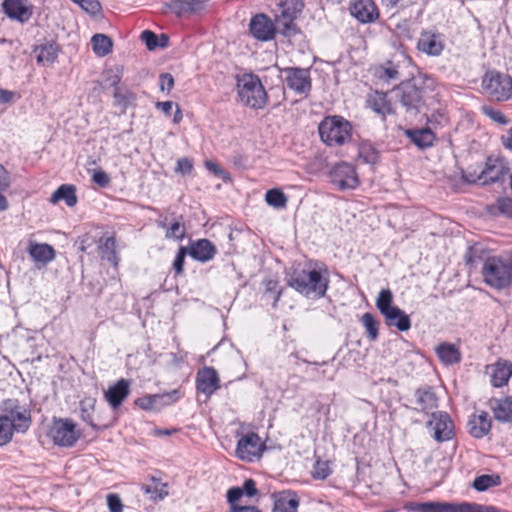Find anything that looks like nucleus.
<instances>
[{"instance_id":"64","label":"nucleus","mask_w":512,"mask_h":512,"mask_svg":"<svg viewBox=\"0 0 512 512\" xmlns=\"http://www.w3.org/2000/svg\"><path fill=\"white\" fill-rule=\"evenodd\" d=\"M231 512H261V511L258 510L254 506H238V505H233V507H231Z\"/></svg>"},{"instance_id":"20","label":"nucleus","mask_w":512,"mask_h":512,"mask_svg":"<svg viewBox=\"0 0 512 512\" xmlns=\"http://www.w3.org/2000/svg\"><path fill=\"white\" fill-rule=\"evenodd\" d=\"M487 372L490 374V382L493 387H503L508 384L512 376V362L500 359L496 363L488 365Z\"/></svg>"},{"instance_id":"7","label":"nucleus","mask_w":512,"mask_h":512,"mask_svg":"<svg viewBox=\"0 0 512 512\" xmlns=\"http://www.w3.org/2000/svg\"><path fill=\"white\" fill-rule=\"evenodd\" d=\"M2 416L13 422L16 432L25 433L31 426V412L26 405L20 404L17 399H6L2 402Z\"/></svg>"},{"instance_id":"52","label":"nucleus","mask_w":512,"mask_h":512,"mask_svg":"<svg viewBox=\"0 0 512 512\" xmlns=\"http://www.w3.org/2000/svg\"><path fill=\"white\" fill-rule=\"evenodd\" d=\"M78 5L91 15H96L101 11V4L98 0H81Z\"/></svg>"},{"instance_id":"6","label":"nucleus","mask_w":512,"mask_h":512,"mask_svg":"<svg viewBox=\"0 0 512 512\" xmlns=\"http://www.w3.org/2000/svg\"><path fill=\"white\" fill-rule=\"evenodd\" d=\"M393 93L407 113L416 115L424 105V90L411 81L402 82L393 89Z\"/></svg>"},{"instance_id":"26","label":"nucleus","mask_w":512,"mask_h":512,"mask_svg":"<svg viewBox=\"0 0 512 512\" xmlns=\"http://www.w3.org/2000/svg\"><path fill=\"white\" fill-rule=\"evenodd\" d=\"M129 392V381L122 378L118 380L116 384L110 386L108 390L105 391L104 396L113 408H117L127 398Z\"/></svg>"},{"instance_id":"21","label":"nucleus","mask_w":512,"mask_h":512,"mask_svg":"<svg viewBox=\"0 0 512 512\" xmlns=\"http://www.w3.org/2000/svg\"><path fill=\"white\" fill-rule=\"evenodd\" d=\"M507 171L508 168L500 160L488 157L486 167L479 174L477 181L483 185H490L500 181Z\"/></svg>"},{"instance_id":"50","label":"nucleus","mask_w":512,"mask_h":512,"mask_svg":"<svg viewBox=\"0 0 512 512\" xmlns=\"http://www.w3.org/2000/svg\"><path fill=\"white\" fill-rule=\"evenodd\" d=\"M265 297H271L273 298V304L275 305L276 302L280 299L281 296V290H278V282L274 280H268L266 282V289L264 293Z\"/></svg>"},{"instance_id":"18","label":"nucleus","mask_w":512,"mask_h":512,"mask_svg":"<svg viewBox=\"0 0 512 512\" xmlns=\"http://www.w3.org/2000/svg\"><path fill=\"white\" fill-rule=\"evenodd\" d=\"M509 83L510 77L507 75H502L499 72L490 71L487 72L483 78V87L491 95L500 98L501 96H506L509 92Z\"/></svg>"},{"instance_id":"13","label":"nucleus","mask_w":512,"mask_h":512,"mask_svg":"<svg viewBox=\"0 0 512 512\" xmlns=\"http://www.w3.org/2000/svg\"><path fill=\"white\" fill-rule=\"evenodd\" d=\"M287 86L299 94H306L311 90L309 70L297 67L283 69Z\"/></svg>"},{"instance_id":"54","label":"nucleus","mask_w":512,"mask_h":512,"mask_svg":"<svg viewBox=\"0 0 512 512\" xmlns=\"http://www.w3.org/2000/svg\"><path fill=\"white\" fill-rule=\"evenodd\" d=\"M107 505L110 512H123V504L117 494L107 495Z\"/></svg>"},{"instance_id":"59","label":"nucleus","mask_w":512,"mask_h":512,"mask_svg":"<svg viewBox=\"0 0 512 512\" xmlns=\"http://www.w3.org/2000/svg\"><path fill=\"white\" fill-rule=\"evenodd\" d=\"M498 209L501 213L512 216V199L501 198L498 200Z\"/></svg>"},{"instance_id":"19","label":"nucleus","mask_w":512,"mask_h":512,"mask_svg":"<svg viewBox=\"0 0 512 512\" xmlns=\"http://www.w3.org/2000/svg\"><path fill=\"white\" fill-rule=\"evenodd\" d=\"M197 390L207 396L212 395L220 388V379L217 371L212 367H204L196 376Z\"/></svg>"},{"instance_id":"36","label":"nucleus","mask_w":512,"mask_h":512,"mask_svg":"<svg viewBox=\"0 0 512 512\" xmlns=\"http://www.w3.org/2000/svg\"><path fill=\"white\" fill-rule=\"evenodd\" d=\"M500 485L501 477L499 474H483L476 477L472 483V487L479 492H484Z\"/></svg>"},{"instance_id":"48","label":"nucleus","mask_w":512,"mask_h":512,"mask_svg":"<svg viewBox=\"0 0 512 512\" xmlns=\"http://www.w3.org/2000/svg\"><path fill=\"white\" fill-rule=\"evenodd\" d=\"M331 473L329 463L327 461H317L314 465L312 475L315 479H326Z\"/></svg>"},{"instance_id":"62","label":"nucleus","mask_w":512,"mask_h":512,"mask_svg":"<svg viewBox=\"0 0 512 512\" xmlns=\"http://www.w3.org/2000/svg\"><path fill=\"white\" fill-rule=\"evenodd\" d=\"M242 489L244 491V494H246L249 497H253L258 493L256 483L253 479L245 480Z\"/></svg>"},{"instance_id":"35","label":"nucleus","mask_w":512,"mask_h":512,"mask_svg":"<svg viewBox=\"0 0 512 512\" xmlns=\"http://www.w3.org/2000/svg\"><path fill=\"white\" fill-rule=\"evenodd\" d=\"M436 353L439 359L447 365L458 363L461 359L458 349L452 344H440L436 348Z\"/></svg>"},{"instance_id":"38","label":"nucleus","mask_w":512,"mask_h":512,"mask_svg":"<svg viewBox=\"0 0 512 512\" xmlns=\"http://www.w3.org/2000/svg\"><path fill=\"white\" fill-rule=\"evenodd\" d=\"M94 53L99 57L108 55L113 47L110 37L105 34H95L91 39Z\"/></svg>"},{"instance_id":"49","label":"nucleus","mask_w":512,"mask_h":512,"mask_svg":"<svg viewBox=\"0 0 512 512\" xmlns=\"http://www.w3.org/2000/svg\"><path fill=\"white\" fill-rule=\"evenodd\" d=\"M482 110L486 116H488L491 120L497 122L498 124L507 125L509 123V119L498 110H494L487 106H484Z\"/></svg>"},{"instance_id":"46","label":"nucleus","mask_w":512,"mask_h":512,"mask_svg":"<svg viewBox=\"0 0 512 512\" xmlns=\"http://www.w3.org/2000/svg\"><path fill=\"white\" fill-rule=\"evenodd\" d=\"M121 81V69L119 67L111 68L104 73V82L109 87H117Z\"/></svg>"},{"instance_id":"42","label":"nucleus","mask_w":512,"mask_h":512,"mask_svg":"<svg viewBox=\"0 0 512 512\" xmlns=\"http://www.w3.org/2000/svg\"><path fill=\"white\" fill-rule=\"evenodd\" d=\"M265 200L274 208H284L287 203L286 195L279 189H270L266 192Z\"/></svg>"},{"instance_id":"56","label":"nucleus","mask_w":512,"mask_h":512,"mask_svg":"<svg viewBox=\"0 0 512 512\" xmlns=\"http://www.w3.org/2000/svg\"><path fill=\"white\" fill-rule=\"evenodd\" d=\"M166 488V484H162V488L159 490L157 486H155L154 488H152L151 486H144L143 489H144V492L146 494H151V497L154 498V499H163L167 494L168 492L165 490Z\"/></svg>"},{"instance_id":"58","label":"nucleus","mask_w":512,"mask_h":512,"mask_svg":"<svg viewBox=\"0 0 512 512\" xmlns=\"http://www.w3.org/2000/svg\"><path fill=\"white\" fill-rule=\"evenodd\" d=\"M174 85V78L169 73H163L160 75V89L162 91H170Z\"/></svg>"},{"instance_id":"25","label":"nucleus","mask_w":512,"mask_h":512,"mask_svg":"<svg viewBox=\"0 0 512 512\" xmlns=\"http://www.w3.org/2000/svg\"><path fill=\"white\" fill-rule=\"evenodd\" d=\"M489 407L497 421L502 423L512 422V396L491 399Z\"/></svg>"},{"instance_id":"53","label":"nucleus","mask_w":512,"mask_h":512,"mask_svg":"<svg viewBox=\"0 0 512 512\" xmlns=\"http://www.w3.org/2000/svg\"><path fill=\"white\" fill-rule=\"evenodd\" d=\"M188 253L187 248L181 246L178 250V253L175 257V260L173 262V268L176 272V274H181L183 272V266L185 262V257Z\"/></svg>"},{"instance_id":"12","label":"nucleus","mask_w":512,"mask_h":512,"mask_svg":"<svg viewBox=\"0 0 512 512\" xmlns=\"http://www.w3.org/2000/svg\"><path fill=\"white\" fill-rule=\"evenodd\" d=\"M428 427L433 431V438L437 442L448 441L453 437V422L446 412L432 413Z\"/></svg>"},{"instance_id":"45","label":"nucleus","mask_w":512,"mask_h":512,"mask_svg":"<svg viewBox=\"0 0 512 512\" xmlns=\"http://www.w3.org/2000/svg\"><path fill=\"white\" fill-rule=\"evenodd\" d=\"M100 249L107 260L114 265L117 264V258L115 254V239L114 237H107L101 241Z\"/></svg>"},{"instance_id":"47","label":"nucleus","mask_w":512,"mask_h":512,"mask_svg":"<svg viewBox=\"0 0 512 512\" xmlns=\"http://www.w3.org/2000/svg\"><path fill=\"white\" fill-rule=\"evenodd\" d=\"M418 0H381V4L389 10L406 9L417 3Z\"/></svg>"},{"instance_id":"15","label":"nucleus","mask_w":512,"mask_h":512,"mask_svg":"<svg viewBox=\"0 0 512 512\" xmlns=\"http://www.w3.org/2000/svg\"><path fill=\"white\" fill-rule=\"evenodd\" d=\"M179 398V390H173L169 393L153 394L138 398L135 403L143 410L158 411L162 407L176 402Z\"/></svg>"},{"instance_id":"33","label":"nucleus","mask_w":512,"mask_h":512,"mask_svg":"<svg viewBox=\"0 0 512 512\" xmlns=\"http://www.w3.org/2000/svg\"><path fill=\"white\" fill-rule=\"evenodd\" d=\"M415 398L421 411H428L437 407V397L430 387L417 389Z\"/></svg>"},{"instance_id":"24","label":"nucleus","mask_w":512,"mask_h":512,"mask_svg":"<svg viewBox=\"0 0 512 512\" xmlns=\"http://www.w3.org/2000/svg\"><path fill=\"white\" fill-rule=\"evenodd\" d=\"M3 9L11 19L24 23L32 16V11L26 5V0H5Z\"/></svg>"},{"instance_id":"57","label":"nucleus","mask_w":512,"mask_h":512,"mask_svg":"<svg viewBox=\"0 0 512 512\" xmlns=\"http://www.w3.org/2000/svg\"><path fill=\"white\" fill-rule=\"evenodd\" d=\"M193 164L192 161L189 158H180L177 161V167L175 169L176 172H179L181 174H189L192 171Z\"/></svg>"},{"instance_id":"40","label":"nucleus","mask_w":512,"mask_h":512,"mask_svg":"<svg viewBox=\"0 0 512 512\" xmlns=\"http://www.w3.org/2000/svg\"><path fill=\"white\" fill-rule=\"evenodd\" d=\"M358 155L365 163L369 164H375L379 159L378 151L369 142H363L360 144Z\"/></svg>"},{"instance_id":"14","label":"nucleus","mask_w":512,"mask_h":512,"mask_svg":"<svg viewBox=\"0 0 512 512\" xmlns=\"http://www.w3.org/2000/svg\"><path fill=\"white\" fill-rule=\"evenodd\" d=\"M249 31L257 40L266 42L275 37L276 27L267 15L260 13L251 18Z\"/></svg>"},{"instance_id":"2","label":"nucleus","mask_w":512,"mask_h":512,"mask_svg":"<svg viewBox=\"0 0 512 512\" xmlns=\"http://www.w3.org/2000/svg\"><path fill=\"white\" fill-rule=\"evenodd\" d=\"M328 279L318 270L295 271L288 279V285L310 298H321L328 289Z\"/></svg>"},{"instance_id":"28","label":"nucleus","mask_w":512,"mask_h":512,"mask_svg":"<svg viewBox=\"0 0 512 512\" xmlns=\"http://www.w3.org/2000/svg\"><path fill=\"white\" fill-rule=\"evenodd\" d=\"M27 251L33 260L43 264L51 262L56 256L54 248L46 243L30 242Z\"/></svg>"},{"instance_id":"16","label":"nucleus","mask_w":512,"mask_h":512,"mask_svg":"<svg viewBox=\"0 0 512 512\" xmlns=\"http://www.w3.org/2000/svg\"><path fill=\"white\" fill-rule=\"evenodd\" d=\"M444 46L443 36L431 31L421 32L417 42L419 51L434 57L441 55Z\"/></svg>"},{"instance_id":"32","label":"nucleus","mask_w":512,"mask_h":512,"mask_svg":"<svg viewBox=\"0 0 512 512\" xmlns=\"http://www.w3.org/2000/svg\"><path fill=\"white\" fill-rule=\"evenodd\" d=\"M368 104L376 113L383 116L394 112L392 104L387 99V94L383 92H375L371 95L368 99Z\"/></svg>"},{"instance_id":"5","label":"nucleus","mask_w":512,"mask_h":512,"mask_svg":"<svg viewBox=\"0 0 512 512\" xmlns=\"http://www.w3.org/2000/svg\"><path fill=\"white\" fill-rule=\"evenodd\" d=\"M376 307L383 315L388 326L396 327L399 331H407L411 320L399 307L393 305V294L389 289H382L376 299Z\"/></svg>"},{"instance_id":"51","label":"nucleus","mask_w":512,"mask_h":512,"mask_svg":"<svg viewBox=\"0 0 512 512\" xmlns=\"http://www.w3.org/2000/svg\"><path fill=\"white\" fill-rule=\"evenodd\" d=\"M141 40L145 43L147 49L150 51L158 47V36L150 30H144L141 33Z\"/></svg>"},{"instance_id":"37","label":"nucleus","mask_w":512,"mask_h":512,"mask_svg":"<svg viewBox=\"0 0 512 512\" xmlns=\"http://www.w3.org/2000/svg\"><path fill=\"white\" fill-rule=\"evenodd\" d=\"M374 75L377 79L386 83H390L391 81H395L400 78L398 66L392 62H387L385 65L376 67Z\"/></svg>"},{"instance_id":"17","label":"nucleus","mask_w":512,"mask_h":512,"mask_svg":"<svg viewBox=\"0 0 512 512\" xmlns=\"http://www.w3.org/2000/svg\"><path fill=\"white\" fill-rule=\"evenodd\" d=\"M350 13L362 23H370L379 17L377 6L372 0H351Z\"/></svg>"},{"instance_id":"3","label":"nucleus","mask_w":512,"mask_h":512,"mask_svg":"<svg viewBox=\"0 0 512 512\" xmlns=\"http://www.w3.org/2000/svg\"><path fill=\"white\" fill-rule=\"evenodd\" d=\"M237 93L243 105L255 110L264 108L268 100L260 78L252 73L238 77Z\"/></svg>"},{"instance_id":"23","label":"nucleus","mask_w":512,"mask_h":512,"mask_svg":"<svg viewBox=\"0 0 512 512\" xmlns=\"http://www.w3.org/2000/svg\"><path fill=\"white\" fill-rule=\"evenodd\" d=\"M216 252L215 245L208 239H199L192 242L189 248L190 256L203 263L213 259Z\"/></svg>"},{"instance_id":"43","label":"nucleus","mask_w":512,"mask_h":512,"mask_svg":"<svg viewBox=\"0 0 512 512\" xmlns=\"http://www.w3.org/2000/svg\"><path fill=\"white\" fill-rule=\"evenodd\" d=\"M361 322L366 329L367 336L371 341L378 338V322L371 313L363 314Z\"/></svg>"},{"instance_id":"27","label":"nucleus","mask_w":512,"mask_h":512,"mask_svg":"<svg viewBox=\"0 0 512 512\" xmlns=\"http://www.w3.org/2000/svg\"><path fill=\"white\" fill-rule=\"evenodd\" d=\"M469 433L475 438H482L491 429V418L486 411L471 415L468 421Z\"/></svg>"},{"instance_id":"60","label":"nucleus","mask_w":512,"mask_h":512,"mask_svg":"<svg viewBox=\"0 0 512 512\" xmlns=\"http://www.w3.org/2000/svg\"><path fill=\"white\" fill-rule=\"evenodd\" d=\"M206 168L214 175L219 176L224 181L228 179L227 173L221 169L215 162L207 161L205 163Z\"/></svg>"},{"instance_id":"29","label":"nucleus","mask_w":512,"mask_h":512,"mask_svg":"<svg viewBox=\"0 0 512 512\" xmlns=\"http://www.w3.org/2000/svg\"><path fill=\"white\" fill-rule=\"evenodd\" d=\"M299 498L296 493L285 491L280 493L274 503L273 512H297Z\"/></svg>"},{"instance_id":"9","label":"nucleus","mask_w":512,"mask_h":512,"mask_svg":"<svg viewBox=\"0 0 512 512\" xmlns=\"http://www.w3.org/2000/svg\"><path fill=\"white\" fill-rule=\"evenodd\" d=\"M264 450L265 444L261 441L259 435L250 432L238 439L236 456L241 460L253 462L261 457Z\"/></svg>"},{"instance_id":"39","label":"nucleus","mask_w":512,"mask_h":512,"mask_svg":"<svg viewBox=\"0 0 512 512\" xmlns=\"http://www.w3.org/2000/svg\"><path fill=\"white\" fill-rule=\"evenodd\" d=\"M16 427L6 416L0 415V446L6 445L12 440Z\"/></svg>"},{"instance_id":"1","label":"nucleus","mask_w":512,"mask_h":512,"mask_svg":"<svg viewBox=\"0 0 512 512\" xmlns=\"http://www.w3.org/2000/svg\"><path fill=\"white\" fill-rule=\"evenodd\" d=\"M483 281L489 287L502 290L512 283V259L501 256H487L482 265Z\"/></svg>"},{"instance_id":"31","label":"nucleus","mask_w":512,"mask_h":512,"mask_svg":"<svg viewBox=\"0 0 512 512\" xmlns=\"http://www.w3.org/2000/svg\"><path fill=\"white\" fill-rule=\"evenodd\" d=\"M406 135L411 142L421 149L431 147L435 141V134L429 128L407 130Z\"/></svg>"},{"instance_id":"61","label":"nucleus","mask_w":512,"mask_h":512,"mask_svg":"<svg viewBox=\"0 0 512 512\" xmlns=\"http://www.w3.org/2000/svg\"><path fill=\"white\" fill-rule=\"evenodd\" d=\"M93 181L100 187H106L109 184V176L106 172L99 170L94 172Z\"/></svg>"},{"instance_id":"22","label":"nucleus","mask_w":512,"mask_h":512,"mask_svg":"<svg viewBox=\"0 0 512 512\" xmlns=\"http://www.w3.org/2000/svg\"><path fill=\"white\" fill-rule=\"evenodd\" d=\"M206 0H171L164 7L171 10L177 17L185 14L199 13L205 8Z\"/></svg>"},{"instance_id":"63","label":"nucleus","mask_w":512,"mask_h":512,"mask_svg":"<svg viewBox=\"0 0 512 512\" xmlns=\"http://www.w3.org/2000/svg\"><path fill=\"white\" fill-rule=\"evenodd\" d=\"M501 141L506 149L512 151V128L508 130L507 135L501 137Z\"/></svg>"},{"instance_id":"10","label":"nucleus","mask_w":512,"mask_h":512,"mask_svg":"<svg viewBox=\"0 0 512 512\" xmlns=\"http://www.w3.org/2000/svg\"><path fill=\"white\" fill-rule=\"evenodd\" d=\"M280 7L281 14L276 17V24L284 35L290 36L296 31L294 20L303 9V2L301 0H281Z\"/></svg>"},{"instance_id":"44","label":"nucleus","mask_w":512,"mask_h":512,"mask_svg":"<svg viewBox=\"0 0 512 512\" xmlns=\"http://www.w3.org/2000/svg\"><path fill=\"white\" fill-rule=\"evenodd\" d=\"M486 257H484V250L480 245L470 246L465 253V261L466 264L470 266H474L478 261H483Z\"/></svg>"},{"instance_id":"11","label":"nucleus","mask_w":512,"mask_h":512,"mask_svg":"<svg viewBox=\"0 0 512 512\" xmlns=\"http://www.w3.org/2000/svg\"><path fill=\"white\" fill-rule=\"evenodd\" d=\"M330 178L339 190L355 189L360 183L355 167L346 162L335 165L330 172Z\"/></svg>"},{"instance_id":"41","label":"nucleus","mask_w":512,"mask_h":512,"mask_svg":"<svg viewBox=\"0 0 512 512\" xmlns=\"http://www.w3.org/2000/svg\"><path fill=\"white\" fill-rule=\"evenodd\" d=\"M158 225L159 227L166 229V238L181 240L185 236V226L180 221L173 222L170 227H167L166 223L163 221L159 222Z\"/></svg>"},{"instance_id":"30","label":"nucleus","mask_w":512,"mask_h":512,"mask_svg":"<svg viewBox=\"0 0 512 512\" xmlns=\"http://www.w3.org/2000/svg\"><path fill=\"white\" fill-rule=\"evenodd\" d=\"M34 51L36 53L37 63L43 66H48L56 60L59 48L55 42L48 41L36 47Z\"/></svg>"},{"instance_id":"4","label":"nucleus","mask_w":512,"mask_h":512,"mask_svg":"<svg viewBox=\"0 0 512 512\" xmlns=\"http://www.w3.org/2000/svg\"><path fill=\"white\" fill-rule=\"evenodd\" d=\"M318 130L325 144L339 146L350 140L352 126L341 116H330L321 121Z\"/></svg>"},{"instance_id":"55","label":"nucleus","mask_w":512,"mask_h":512,"mask_svg":"<svg viewBox=\"0 0 512 512\" xmlns=\"http://www.w3.org/2000/svg\"><path fill=\"white\" fill-rule=\"evenodd\" d=\"M244 495V491L240 487H232L227 491V501L230 508L236 505V502Z\"/></svg>"},{"instance_id":"8","label":"nucleus","mask_w":512,"mask_h":512,"mask_svg":"<svg viewBox=\"0 0 512 512\" xmlns=\"http://www.w3.org/2000/svg\"><path fill=\"white\" fill-rule=\"evenodd\" d=\"M49 437L54 444L63 447H70L80 437V432L76 429L75 423L68 418L54 419L49 430Z\"/></svg>"},{"instance_id":"34","label":"nucleus","mask_w":512,"mask_h":512,"mask_svg":"<svg viewBox=\"0 0 512 512\" xmlns=\"http://www.w3.org/2000/svg\"><path fill=\"white\" fill-rule=\"evenodd\" d=\"M65 201V203L69 207H73L77 203L76 189L73 185L62 184L51 197V201L53 203H57L59 201Z\"/></svg>"}]
</instances>
